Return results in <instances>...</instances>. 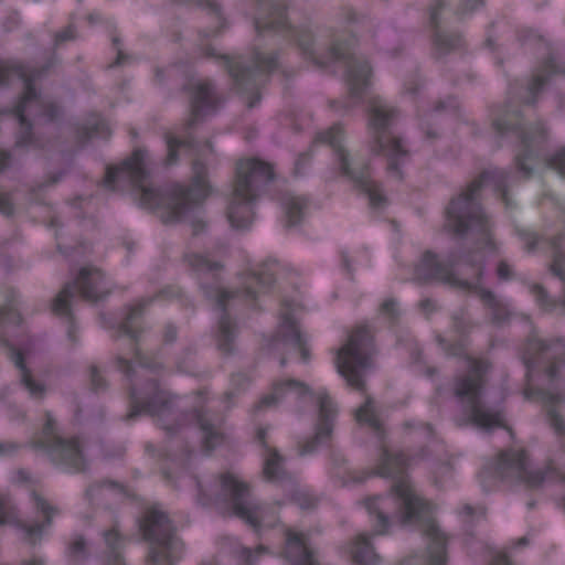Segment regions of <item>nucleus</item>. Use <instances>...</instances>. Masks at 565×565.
<instances>
[{"instance_id":"obj_32","label":"nucleus","mask_w":565,"mask_h":565,"mask_svg":"<svg viewBox=\"0 0 565 565\" xmlns=\"http://www.w3.org/2000/svg\"><path fill=\"white\" fill-rule=\"evenodd\" d=\"M8 508V503L0 500V524L8 522V518L6 515Z\"/></svg>"},{"instance_id":"obj_26","label":"nucleus","mask_w":565,"mask_h":565,"mask_svg":"<svg viewBox=\"0 0 565 565\" xmlns=\"http://www.w3.org/2000/svg\"><path fill=\"white\" fill-rule=\"evenodd\" d=\"M546 399V404H551L548 406V409H547V414H548V418H550V422H551V425L554 426V428L559 431L562 430L563 428V424H562V419L559 418V415L558 413L556 412V409H554V403H555V399L556 397L554 395H548L545 397Z\"/></svg>"},{"instance_id":"obj_20","label":"nucleus","mask_w":565,"mask_h":565,"mask_svg":"<svg viewBox=\"0 0 565 565\" xmlns=\"http://www.w3.org/2000/svg\"><path fill=\"white\" fill-rule=\"evenodd\" d=\"M354 418L360 426L366 427L374 433H379L381 429L380 415L370 397L354 411Z\"/></svg>"},{"instance_id":"obj_40","label":"nucleus","mask_w":565,"mask_h":565,"mask_svg":"<svg viewBox=\"0 0 565 565\" xmlns=\"http://www.w3.org/2000/svg\"><path fill=\"white\" fill-rule=\"evenodd\" d=\"M52 433H53L52 419L49 418L47 426L45 428V434H52Z\"/></svg>"},{"instance_id":"obj_36","label":"nucleus","mask_w":565,"mask_h":565,"mask_svg":"<svg viewBox=\"0 0 565 565\" xmlns=\"http://www.w3.org/2000/svg\"><path fill=\"white\" fill-rule=\"evenodd\" d=\"M465 1H466L467 6H469L470 10L477 8L481 3V0H465Z\"/></svg>"},{"instance_id":"obj_27","label":"nucleus","mask_w":565,"mask_h":565,"mask_svg":"<svg viewBox=\"0 0 565 565\" xmlns=\"http://www.w3.org/2000/svg\"><path fill=\"white\" fill-rule=\"evenodd\" d=\"M210 87L206 85H200L195 95L194 108L200 110L210 98Z\"/></svg>"},{"instance_id":"obj_17","label":"nucleus","mask_w":565,"mask_h":565,"mask_svg":"<svg viewBox=\"0 0 565 565\" xmlns=\"http://www.w3.org/2000/svg\"><path fill=\"white\" fill-rule=\"evenodd\" d=\"M30 354V345L22 349H12V359L21 371L22 383L29 391L31 397L38 398L44 394L45 386L42 383H36L26 369V361L29 360Z\"/></svg>"},{"instance_id":"obj_37","label":"nucleus","mask_w":565,"mask_h":565,"mask_svg":"<svg viewBox=\"0 0 565 565\" xmlns=\"http://www.w3.org/2000/svg\"><path fill=\"white\" fill-rule=\"evenodd\" d=\"M493 565H510L505 556H499Z\"/></svg>"},{"instance_id":"obj_31","label":"nucleus","mask_w":565,"mask_h":565,"mask_svg":"<svg viewBox=\"0 0 565 565\" xmlns=\"http://www.w3.org/2000/svg\"><path fill=\"white\" fill-rule=\"evenodd\" d=\"M85 545V542L82 537H77L74 540V542L71 545V550L73 554L79 553Z\"/></svg>"},{"instance_id":"obj_28","label":"nucleus","mask_w":565,"mask_h":565,"mask_svg":"<svg viewBox=\"0 0 565 565\" xmlns=\"http://www.w3.org/2000/svg\"><path fill=\"white\" fill-rule=\"evenodd\" d=\"M551 166L561 174L565 175V148L558 150L551 162Z\"/></svg>"},{"instance_id":"obj_6","label":"nucleus","mask_w":565,"mask_h":565,"mask_svg":"<svg viewBox=\"0 0 565 565\" xmlns=\"http://www.w3.org/2000/svg\"><path fill=\"white\" fill-rule=\"evenodd\" d=\"M334 363L339 374L350 386L363 388L364 375L372 364L370 342L364 331L350 335L347 343L337 351Z\"/></svg>"},{"instance_id":"obj_10","label":"nucleus","mask_w":565,"mask_h":565,"mask_svg":"<svg viewBox=\"0 0 565 565\" xmlns=\"http://www.w3.org/2000/svg\"><path fill=\"white\" fill-rule=\"evenodd\" d=\"M222 495L228 501L235 515L253 526L264 522V510L254 505L247 498L245 483L234 473H226L221 478Z\"/></svg>"},{"instance_id":"obj_47","label":"nucleus","mask_w":565,"mask_h":565,"mask_svg":"<svg viewBox=\"0 0 565 565\" xmlns=\"http://www.w3.org/2000/svg\"><path fill=\"white\" fill-rule=\"evenodd\" d=\"M94 134H98V127H95Z\"/></svg>"},{"instance_id":"obj_24","label":"nucleus","mask_w":565,"mask_h":565,"mask_svg":"<svg viewBox=\"0 0 565 565\" xmlns=\"http://www.w3.org/2000/svg\"><path fill=\"white\" fill-rule=\"evenodd\" d=\"M280 469V457L276 451H269L265 460L264 473L268 479H276Z\"/></svg>"},{"instance_id":"obj_13","label":"nucleus","mask_w":565,"mask_h":565,"mask_svg":"<svg viewBox=\"0 0 565 565\" xmlns=\"http://www.w3.org/2000/svg\"><path fill=\"white\" fill-rule=\"evenodd\" d=\"M301 306L298 302H286L281 312L277 342L290 350L298 351L303 362L309 359L308 339L299 328Z\"/></svg>"},{"instance_id":"obj_1","label":"nucleus","mask_w":565,"mask_h":565,"mask_svg":"<svg viewBox=\"0 0 565 565\" xmlns=\"http://www.w3.org/2000/svg\"><path fill=\"white\" fill-rule=\"evenodd\" d=\"M405 460L401 455L383 450L376 475L396 477L390 494L367 498L363 504L372 522L374 535L391 533L395 526L419 525L429 541L425 557L407 559L401 565H445L446 537L438 530L430 505L415 491L408 479L399 476Z\"/></svg>"},{"instance_id":"obj_42","label":"nucleus","mask_w":565,"mask_h":565,"mask_svg":"<svg viewBox=\"0 0 565 565\" xmlns=\"http://www.w3.org/2000/svg\"><path fill=\"white\" fill-rule=\"evenodd\" d=\"M228 296H230V295H228V292H227V291H222V292H221L220 302H223V301H224V299H225L226 297H228Z\"/></svg>"},{"instance_id":"obj_45","label":"nucleus","mask_w":565,"mask_h":565,"mask_svg":"<svg viewBox=\"0 0 565 565\" xmlns=\"http://www.w3.org/2000/svg\"><path fill=\"white\" fill-rule=\"evenodd\" d=\"M429 275L430 276H436L437 275V271L434 270L433 268H429Z\"/></svg>"},{"instance_id":"obj_21","label":"nucleus","mask_w":565,"mask_h":565,"mask_svg":"<svg viewBox=\"0 0 565 565\" xmlns=\"http://www.w3.org/2000/svg\"><path fill=\"white\" fill-rule=\"evenodd\" d=\"M371 68L366 63L352 64L349 70V83L353 94H358L363 87L370 84Z\"/></svg>"},{"instance_id":"obj_38","label":"nucleus","mask_w":565,"mask_h":565,"mask_svg":"<svg viewBox=\"0 0 565 565\" xmlns=\"http://www.w3.org/2000/svg\"><path fill=\"white\" fill-rule=\"evenodd\" d=\"M435 263H436V259H435V256H434V255H427V256H426V258H425V264H426V266L430 267V266H433Z\"/></svg>"},{"instance_id":"obj_39","label":"nucleus","mask_w":565,"mask_h":565,"mask_svg":"<svg viewBox=\"0 0 565 565\" xmlns=\"http://www.w3.org/2000/svg\"><path fill=\"white\" fill-rule=\"evenodd\" d=\"M543 85V79L541 77H537L535 82L533 83L532 89H537Z\"/></svg>"},{"instance_id":"obj_18","label":"nucleus","mask_w":565,"mask_h":565,"mask_svg":"<svg viewBox=\"0 0 565 565\" xmlns=\"http://www.w3.org/2000/svg\"><path fill=\"white\" fill-rule=\"evenodd\" d=\"M351 558L360 565H375L379 562V555L374 551L372 543L366 534H359L348 551Z\"/></svg>"},{"instance_id":"obj_4","label":"nucleus","mask_w":565,"mask_h":565,"mask_svg":"<svg viewBox=\"0 0 565 565\" xmlns=\"http://www.w3.org/2000/svg\"><path fill=\"white\" fill-rule=\"evenodd\" d=\"M274 177L273 167L258 159L238 162L236 179L230 196L227 217L237 230L247 228L253 222V202L258 190Z\"/></svg>"},{"instance_id":"obj_15","label":"nucleus","mask_w":565,"mask_h":565,"mask_svg":"<svg viewBox=\"0 0 565 565\" xmlns=\"http://www.w3.org/2000/svg\"><path fill=\"white\" fill-rule=\"evenodd\" d=\"M498 470L500 473L507 477H515L529 486H536L543 480L540 471L532 470L524 452L521 450L503 454L499 459Z\"/></svg>"},{"instance_id":"obj_19","label":"nucleus","mask_w":565,"mask_h":565,"mask_svg":"<svg viewBox=\"0 0 565 565\" xmlns=\"http://www.w3.org/2000/svg\"><path fill=\"white\" fill-rule=\"evenodd\" d=\"M51 455L74 469L81 468L82 454L77 440L58 439L51 449Z\"/></svg>"},{"instance_id":"obj_11","label":"nucleus","mask_w":565,"mask_h":565,"mask_svg":"<svg viewBox=\"0 0 565 565\" xmlns=\"http://www.w3.org/2000/svg\"><path fill=\"white\" fill-rule=\"evenodd\" d=\"M76 294L87 300H98L105 294L104 277L96 268H83L74 285L66 286L55 298L53 310L58 315L68 312L70 300Z\"/></svg>"},{"instance_id":"obj_29","label":"nucleus","mask_w":565,"mask_h":565,"mask_svg":"<svg viewBox=\"0 0 565 565\" xmlns=\"http://www.w3.org/2000/svg\"><path fill=\"white\" fill-rule=\"evenodd\" d=\"M301 209L302 201L300 199H292L287 211L290 224L294 225L297 223V214L300 213Z\"/></svg>"},{"instance_id":"obj_2","label":"nucleus","mask_w":565,"mask_h":565,"mask_svg":"<svg viewBox=\"0 0 565 565\" xmlns=\"http://www.w3.org/2000/svg\"><path fill=\"white\" fill-rule=\"evenodd\" d=\"M147 152L136 150L131 157L119 167L107 170L105 186L111 190L125 184L132 185L140 200V204L150 210L166 209L168 218L180 220L193 206L199 205L209 194L210 186L195 166V177L189 190L173 189L161 192L151 188L147 182Z\"/></svg>"},{"instance_id":"obj_48","label":"nucleus","mask_w":565,"mask_h":565,"mask_svg":"<svg viewBox=\"0 0 565 565\" xmlns=\"http://www.w3.org/2000/svg\"><path fill=\"white\" fill-rule=\"evenodd\" d=\"M312 449H313V447H312V448H309V449H306L305 451H306V452H310Z\"/></svg>"},{"instance_id":"obj_35","label":"nucleus","mask_w":565,"mask_h":565,"mask_svg":"<svg viewBox=\"0 0 565 565\" xmlns=\"http://www.w3.org/2000/svg\"><path fill=\"white\" fill-rule=\"evenodd\" d=\"M394 307H395V302L393 300H388V301L384 302V305H383V309L387 312H393Z\"/></svg>"},{"instance_id":"obj_30","label":"nucleus","mask_w":565,"mask_h":565,"mask_svg":"<svg viewBox=\"0 0 565 565\" xmlns=\"http://www.w3.org/2000/svg\"><path fill=\"white\" fill-rule=\"evenodd\" d=\"M193 267L196 270H205V269H212L213 264L202 255H196L193 257Z\"/></svg>"},{"instance_id":"obj_44","label":"nucleus","mask_w":565,"mask_h":565,"mask_svg":"<svg viewBox=\"0 0 565 565\" xmlns=\"http://www.w3.org/2000/svg\"><path fill=\"white\" fill-rule=\"evenodd\" d=\"M200 2L202 4H206V6H211L212 4L210 0H200Z\"/></svg>"},{"instance_id":"obj_33","label":"nucleus","mask_w":565,"mask_h":565,"mask_svg":"<svg viewBox=\"0 0 565 565\" xmlns=\"http://www.w3.org/2000/svg\"><path fill=\"white\" fill-rule=\"evenodd\" d=\"M498 274L501 278H507L509 276V268L507 265L501 264L498 268Z\"/></svg>"},{"instance_id":"obj_43","label":"nucleus","mask_w":565,"mask_h":565,"mask_svg":"<svg viewBox=\"0 0 565 565\" xmlns=\"http://www.w3.org/2000/svg\"><path fill=\"white\" fill-rule=\"evenodd\" d=\"M153 411H154V409L152 408V406H151V405H148V406H146V407H143V408H141V409H140V412H153Z\"/></svg>"},{"instance_id":"obj_49","label":"nucleus","mask_w":565,"mask_h":565,"mask_svg":"<svg viewBox=\"0 0 565 565\" xmlns=\"http://www.w3.org/2000/svg\"><path fill=\"white\" fill-rule=\"evenodd\" d=\"M203 565H215L214 563H206V564H203Z\"/></svg>"},{"instance_id":"obj_46","label":"nucleus","mask_w":565,"mask_h":565,"mask_svg":"<svg viewBox=\"0 0 565 565\" xmlns=\"http://www.w3.org/2000/svg\"><path fill=\"white\" fill-rule=\"evenodd\" d=\"M264 552H265V550H264L263 547H260V548H258V550L256 551V553H257V554H260V553H264Z\"/></svg>"},{"instance_id":"obj_8","label":"nucleus","mask_w":565,"mask_h":565,"mask_svg":"<svg viewBox=\"0 0 565 565\" xmlns=\"http://www.w3.org/2000/svg\"><path fill=\"white\" fill-rule=\"evenodd\" d=\"M391 113L392 110L382 100L374 99L371 103L370 128L375 135L380 151L388 158L390 168L395 170L399 163L405 161L406 150L403 149L401 140L388 130Z\"/></svg>"},{"instance_id":"obj_7","label":"nucleus","mask_w":565,"mask_h":565,"mask_svg":"<svg viewBox=\"0 0 565 565\" xmlns=\"http://www.w3.org/2000/svg\"><path fill=\"white\" fill-rule=\"evenodd\" d=\"M318 139L329 143L335 152V159L339 170L348 181L354 186L364 191L374 206H380L384 202V196L380 186L370 179L369 172L355 162L349 153L341 147L342 131L340 127H332L330 130L321 134Z\"/></svg>"},{"instance_id":"obj_16","label":"nucleus","mask_w":565,"mask_h":565,"mask_svg":"<svg viewBox=\"0 0 565 565\" xmlns=\"http://www.w3.org/2000/svg\"><path fill=\"white\" fill-rule=\"evenodd\" d=\"M286 557L292 565H319L307 536L301 532L287 533Z\"/></svg>"},{"instance_id":"obj_9","label":"nucleus","mask_w":565,"mask_h":565,"mask_svg":"<svg viewBox=\"0 0 565 565\" xmlns=\"http://www.w3.org/2000/svg\"><path fill=\"white\" fill-rule=\"evenodd\" d=\"M456 394L467 402L469 420L479 428L490 429L502 425L503 416L500 412H490L481 405L480 401V365L472 363L471 374L456 386Z\"/></svg>"},{"instance_id":"obj_5","label":"nucleus","mask_w":565,"mask_h":565,"mask_svg":"<svg viewBox=\"0 0 565 565\" xmlns=\"http://www.w3.org/2000/svg\"><path fill=\"white\" fill-rule=\"evenodd\" d=\"M143 537L151 544L156 565H172L182 551V543L172 534L168 518L157 509L149 510L140 522Z\"/></svg>"},{"instance_id":"obj_14","label":"nucleus","mask_w":565,"mask_h":565,"mask_svg":"<svg viewBox=\"0 0 565 565\" xmlns=\"http://www.w3.org/2000/svg\"><path fill=\"white\" fill-rule=\"evenodd\" d=\"M12 76L22 78L24 84V96L14 108L17 119L21 125H24L29 116H38L41 113L43 103L36 95L32 81L26 77L25 71L22 67H0V81Z\"/></svg>"},{"instance_id":"obj_22","label":"nucleus","mask_w":565,"mask_h":565,"mask_svg":"<svg viewBox=\"0 0 565 565\" xmlns=\"http://www.w3.org/2000/svg\"><path fill=\"white\" fill-rule=\"evenodd\" d=\"M105 541L107 545L114 551L107 565H125L120 555L117 553V547L121 544V539L116 530H111L105 534Z\"/></svg>"},{"instance_id":"obj_23","label":"nucleus","mask_w":565,"mask_h":565,"mask_svg":"<svg viewBox=\"0 0 565 565\" xmlns=\"http://www.w3.org/2000/svg\"><path fill=\"white\" fill-rule=\"evenodd\" d=\"M202 437L207 449L214 448L218 445L223 437L214 429V427L207 423L201 424Z\"/></svg>"},{"instance_id":"obj_34","label":"nucleus","mask_w":565,"mask_h":565,"mask_svg":"<svg viewBox=\"0 0 565 565\" xmlns=\"http://www.w3.org/2000/svg\"><path fill=\"white\" fill-rule=\"evenodd\" d=\"M74 38V34H73V31L72 29H67L66 31H64L61 35H60V39L61 40H68V39H73Z\"/></svg>"},{"instance_id":"obj_25","label":"nucleus","mask_w":565,"mask_h":565,"mask_svg":"<svg viewBox=\"0 0 565 565\" xmlns=\"http://www.w3.org/2000/svg\"><path fill=\"white\" fill-rule=\"evenodd\" d=\"M167 146H168V161H169V163H172V162L175 161L178 149H184V148L188 147L186 142L178 139L174 136L168 137Z\"/></svg>"},{"instance_id":"obj_12","label":"nucleus","mask_w":565,"mask_h":565,"mask_svg":"<svg viewBox=\"0 0 565 565\" xmlns=\"http://www.w3.org/2000/svg\"><path fill=\"white\" fill-rule=\"evenodd\" d=\"M483 179L471 184L468 191L454 200L447 211V225L455 232L461 233L479 223L483 217L482 211L476 201V193L481 188Z\"/></svg>"},{"instance_id":"obj_3","label":"nucleus","mask_w":565,"mask_h":565,"mask_svg":"<svg viewBox=\"0 0 565 565\" xmlns=\"http://www.w3.org/2000/svg\"><path fill=\"white\" fill-rule=\"evenodd\" d=\"M260 403L264 406L286 405L292 411L313 409L318 415L317 440H323L332 430L335 409L323 388L313 391L302 382L292 379H280L274 382L270 392Z\"/></svg>"},{"instance_id":"obj_41","label":"nucleus","mask_w":565,"mask_h":565,"mask_svg":"<svg viewBox=\"0 0 565 565\" xmlns=\"http://www.w3.org/2000/svg\"><path fill=\"white\" fill-rule=\"evenodd\" d=\"M242 554H243V556H244V557H246L247 559H249V558H250V551H248V550L244 548V550L242 551Z\"/></svg>"}]
</instances>
